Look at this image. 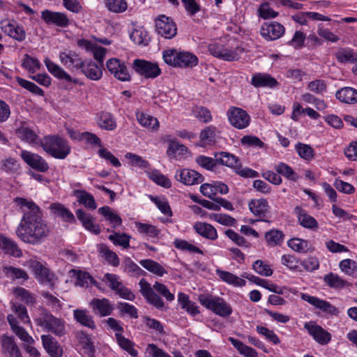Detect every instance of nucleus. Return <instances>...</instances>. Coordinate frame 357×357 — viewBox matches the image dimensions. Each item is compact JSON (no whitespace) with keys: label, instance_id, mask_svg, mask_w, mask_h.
<instances>
[{"label":"nucleus","instance_id":"obj_1","mask_svg":"<svg viewBox=\"0 0 357 357\" xmlns=\"http://www.w3.org/2000/svg\"><path fill=\"white\" fill-rule=\"evenodd\" d=\"M15 202L23 212L16 229L17 236L26 243L40 244L49 236L50 228L43 220L40 208L32 200L25 198L16 197Z\"/></svg>","mask_w":357,"mask_h":357},{"label":"nucleus","instance_id":"obj_2","mask_svg":"<svg viewBox=\"0 0 357 357\" xmlns=\"http://www.w3.org/2000/svg\"><path fill=\"white\" fill-rule=\"evenodd\" d=\"M164 61L174 68H192L198 63L196 55L189 52H178L176 49H169L162 52Z\"/></svg>","mask_w":357,"mask_h":357},{"label":"nucleus","instance_id":"obj_3","mask_svg":"<svg viewBox=\"0 0 357 357\" xmlns=\"http://www.w3.org/2000/svg\"><path fill=\"white\" fill-rule=\"evenodd\" d=\"M40 146L47 153L56 159H65L70 153L68 142L57 135L45 136L40 141Z\"/></svg>","mask_w":357,"mask_h":357},{"label":"nucleus","instance_id":"obj_4","mask_svg":"<svg viewBox=\"0 0 357 357\" xmlns=\"http://www.w3.org/2000/svg\"><path fill=\"white\" fill-rule=\"evenodd\" d=\"M217 158L218 165L226 166L232 169L235 173L243 178H256L259 173L249 167L242 168L241 162L238 157L225 151L215 152L213 153Z\"/></svg>","mask_w":357,"mask_h":357},{"label":"nucleus","instance_id":"obj_5","mask_svg":"<svg viewBox=\"0 0 357 357\" xmlns=\"http://www.w3.org/2000/svg\"><path fill=\"white\" fill-rule=\"evenodd\" d=\"M37 326L41 327L45 331L52 333L57 336L65 334V321L57 318L46 309H42L35 319Z\"/></svg>","mask_w":357,"mask_h":357},{"label":"nucleus","instance_id":"obj_6","mask_svg":"<svg viewBox=\"0 0 357 357\" xmlns=\"http://www.w3.org/2000/svg\"><path fill=\"white\" fill-rule=\"evenodd\" d=\"M199 303L208 310L222 317H227L232 313L231 307L223 298L201 295L199 296Z\"/></svg>","mask_w":357,"mask_h":357},{"label":"nucleus","instance_id":"obj_7","mask_svg":"<svg viewBox=\"0 0 357 357\" xmlns=\"http://www.w3.org/2000/svg\"><path fill=\"white\" fill-rule=\"evenodd\" d=\"M27 266L33 273L35 278L42 284L53 287L54 274L45 266L40 261L30 259L27 262Z\"/></svg>","mask_w":357,"mask_h":357},{"label":"nucleus","instance_id":"obj_8","mask_svg":"<svg viewBox=\"0 0 357 357\" xmlns=\"http://www.w3.org/2000/svg\"><path fill=\"white\" fill-rule=\"evenodd\" d=\"M155 31L158 35L166 39H172L177 33V26L174 20L165 15L155 19Z\"/></svg>","mask_w":357,"mask_h":357},{"label":"nucleus","instance_id":"obj_9","mask_svg":"<svg viewBox=\"0 0 357 357\" xmlns=\"http://www.w3.org/2000/svg\"><path fill=\"white\" fill-rule=\"evenodd\" d=\"M133 70L145 78H155L161 73L158 65L143 59H135L132 63Z\"/></svg>","mask_w":357,"mask_h":357},{"label":"nucleus","instance_id":"obj_10","mask_svg":"<svg viewBox=\"0 0 357 357\" xmlns=\"http://www.w3.org/2000/svg\"><path fill=\"white\" fill-rule=\"evenodd\" d=\"M304 328L307 330L313 340L320 345H326L331 341V334L314 321L305 323Z\"/></svg>","mask_w":357,"mask_h":357},{"label":"nucleus","instance_id":"obj_11","mask_svg":"<svg viewBox=\"0 0 357 357\" xmlns=\"http://www.w3.org/2000/svg\"><path fill=\"white\" fill-rule=\"evenodd\" d=\"M106 67L111 74H113L121 82L130 80L131 77L128 67L119 59H109L106 62Z\"/></svg>","mask_w":357,"mask_h":357},{"label":"nucleus","instance_id":"obj_12","mask_svg":"<svg viewBox=\"0 0 357 357\" xmlns=\"http://www.w3.org/2000/svg\"><path fill=\"white\" fill-rule=\"evenodd\" d=\"M140 287V293L146 300L147 303L153 305L157 309H162L164 307V303L162 298L154 292L153 287L144 279L142 278L139 282Z\"/></svg>","mask_w":357,"mask_h":357},{"label":"nucleus","instance_id":"obj_13","mask_svg":"<svg viewBox=\"0 0 357 357\" xmlns=\"http://www.w3.org/2000/svg\"><path fill=\"white\" fill-rule=\"evenodd\" d=\"M41 18L47 24H52L61 28H66L70 24V20L67 15L61 12L45 10L41 13Z\"/></svg>","mask_w":357,"mask_h":357},{"label":"nucleus","instance_id":"obj_14","mask_svg":"<svg viewBox=\"0 0 357 357\" xmlns=\"http://www.w3.org/2000/svg\"><path fill=\"white\" fill-rule=\"evenodd\" d=\"M174 177L178 181L186 185H197L204 181V177L201 174L190 169L177 170Z\"/></svg>","mask_w":357,"mask_h":357},{"label":"nucleus","instance_id":"obj_15","mask_svg":"<svg viewBox=\"0 0 357 357\" xmlns=\"http://www.w3.org/2000/svg\"><path fill=\"white\" fill-rule=\"evenodd\" d=\"M21 157L29 166L40 172H46L49 169L48 163L43 158L36 153L22 151Z\"/></svg>","mask_w":357,"mask_h":357},{"label":"nucleus","instance_id":"obj_16","mask_svg":"<svg viewBox=\"0 0 357 357\" xmlns=\"http://www.w3.org/2000/svg\"><path fill=\"white\" fill-rule=\"evenodd\" d=\"M227 114L230 123L238 129H243L249 125L250 116L241 108L231 107Z\"/></svg>","mask_w":357,"mask_h":357},{"label":"nucleus","instance_id":"obj_17","mask_svg":"<svg viewBox=\"0 0 357 357\" xmlns=\"http://www.w3.org/2000/svg\"><path fill=\"white\" fill-rule=\"evenodd\" d=\"M208 50L211 55L224 61H237L239 58L235 50L226 49L222 45L216 43L210 44Z\"/></svg>","mask_w":357,"mask_h":357},{"label":"nucleus","instance_id":"obj_18","mask_svg":"<svg viewBox=\"0 0 357 357\" xmlns=\"http://www.w3.org/2000/svg\"><path fill=\"white\" fill-rule=\"evenodd\" d=\"M284 32V27L277 22L264 23L260 29L261 36L266 40H274L280 38Z\"/></svg>","mask_w":357,"mask_h":357},{"label":"nucleus","instance_id":"obj_19","mask_svg":"<svg viewBox=\"0 0 357 357\" xmlns=\"http://www.w3.org/2000/svg\"><path fill=\"white\" fill-rule=\"evenodd\" d=\"M44 63L48 71L56 78L66 80V82H73L75 84H82V82H79L78 79H73L71 76L67 73L61 67L54 63L49 58L47 57L44 60Z\"/></svg>","mask_w":357,"mask_h":357},{"label":"nucleus","instance_id":"obj_20","mask_svg":"<svg viewBox=\"0 0 357 357\" xmlns=\"http://www.w3.org/2000/svg\"><path fill=\"white\" fill-rule=\"evenodd\" d=\"M250 84L255 88L273 89L279 85L278 82L273 77L264 73H257L252 75Z\"/></svg>","mask_w":357,"mask_h":357},{"label":"nucleus","instance_id":"obj_21","mask_svg":"<svg viewBox=\"0 0 357 357\" xmlns=\"http://www.w3.org/2000/svg\"><path fill=\"white\" fill-rule=\"evenodd\" d=\"M102 67L92 60H85L79 70L88 79L97 81L102 76Z\"/></svg>","mask_w":357,"mask_h":357},{"label":"nucleus","instance_id":"obj_22","mask_svg":"<svg viewBox=\"0 0 357 357\" xmlns=\"http://www.w3.org/2000/svg\"><path fill=\"white\" fill-rule=\"evenodd\" d=\"M93 312L100 317H107L112 314L113 305L107 298H93L89 303Z\"/></svg>","mask_w":357,"mask_h":357},{"label":"nucleus","instance_id":"obj_23","mask_svg":"<svg viewBox=\"0 0 357 357\" xmlns=\"http://www.w3.org/2000/svg\"><path fill=\"white\" fill-rule=\"evenodd\" d=\"M302 298L305 301L309 303L310 304L314 305L315 307L322 310L324 312H327L333 315H337L339 313L338 309L326 301H324L319 299L317 297L307 294H303Z\"/></svg>","mask_w":357,"mask_h":357},{"label":"nucleus","instance_id":"obj_24","mask_svg":"<svg viewBox=\"0 0 357 357\" xmlns=\"http://www.w3.org/2000/svg\"><path fill=\"white\" fill-rule=\"evenodd\" d=\"M294 213L297 216L298 222L303 227L311 230L318 229L319 225L317 221L312 216L309 215L302 207L296 206L294 208Z\"/></svg>","mask_w":357,"mask_h":357},{"label":"nucleus","instance_id":"obj_25","mask_svg":"<svg viewBox=\"0 0 357 357\" xmlns=\"http://www.w3.org/2000/svg\"><path fill=\"white\" fill-rule=\"evenodd\" d=\"M43 346L51 357H61L63 349L57 341L50 335L41 336Z\"/></svg>","mask_w":357,"mask_h":357},{"label":"nucleus","instance_id":"obj_26","mask_svg":"<svg viewBox=\"0 0 357 357\" xmlns=\"http://www.w3.org/2000/svg\"><path fill=\"white\" fill-rule=\"evenodd\" d=\"M2 30L10 37L17 41H23L26 38V32L22 26L15 20L8 22L1 26Z\"/></svg>","mask_w":357,"mask_h":357},{"label":"nucleus","instance_id":"obj_27","mask_svg":"<svg viewBox=\"0 0 357 357\" xmlns=\"http://www.w3.org/2000/svg\"><path fill=\"white\" fill-rule=\"evenodd\" d=\"M193 229L202 237L215 241L218 238V232L216 229L209 223L203 222H197L193 225Z\"/></svg>","mask_w":357,"mask_h":357},{"label":"nucleus","instance_id":"obj_28","mask_svg":"<svg viewBox=\"0 0 357 357\" xmlns=\"http://www.w3.org/2000/svg\"><path fill=\"white\" fill-rule=\"evenodd\" d=\"M59 59L62 64L71 70H79L84 61L75 52H61Z\"/></svg>","mask_w":357,"mask_h":357},{"label":"nucleus","instance_id":"obj_29","mask_svg":"<svg viewBox=\"0 0 357 357\" xmlns=\"http://www.w3.org/2000/svg\"><path fill=\"white\" fill-rule=\"evenodd\" d=\"M0 249L5 254L15 257H20L22 255V250L18 248L17 243L2 234H0Z\"/></svg>","mask_w":357,"mask_h":357},{"label":"nucleus","instance_id":"obj_30","mask_svg":"<svg viewBox=\"0 0 357 357\" xmlns=\"http://www.w3.org/2000/svg\"><path fill=\"white\" fill-rule=\"evenodd\" d=\"M250 212L259 218H264L269 209L268 202L266 199H252L248 203Z\"/></svg>","mask_w":357,"mask_h":357},{"label":"nucleus","instance_id":"obj_31","mask_svg":"<svg viewBox=\"0 0 357 357\" xmlns=\"http://www.w3.org/2000/svg\"><path fill=\"white\" fill-rule=\"evenodd\" d=\"M77 218L80 220L83 227L95 234L100 233V228L98 225L93 222V218L82 209H77L75 212Z\"/></svg>","mask_w":357,"mask_h":357},{"label":"nucleus","instance_id":"obj_32","mask_svg":"<svg viewBox=\"0 0 357 357\" xmlns=\"http://www.w3.org/2000/svg\"><path fill=\"white\" fill-rule=\"evenodd\" d=\"M73 317L77 323L89 328L95 329L96 327L93 317L86 310H74Z\"/></svg>","mask_w":357,"mask_h":357},{"label":"nucleus","instance_id":"obj_33","mask_svg":"<svg viewBox=\"0 0 357 357\" xmlns=\"http://www.w3.org/2000/svg\"><path fill=\"white\" fill-rule=\"evenodd\" d=\"M340 101L347 104L357 103V90L351 87H344L335 93Z\"/></svg>","mask_w":357,"mask_h":357},{"label":"nucleus","instance_id":"obj_34","mask_svg":"<svg viewBox=\"0 0 357 357\" xmlns=\"http://www.w3.org/2000/svg\"><path fill=\"white\" fill-rule=\"evenodd\" d=\"M1 345L4 352L8 353L10 357H22L20 349L13 337L3 335Z\"/></svg>","mask_w":357,"mask_h":357},{"label":"nucleus","instance_id":"obj_35","mask_svg":"<svg viewBox=\"0 0 357 357\" xmlns=\"http://www.w3.org/2000/svg\"><path fill=\"white\" fill-rule=\"evenodd\" d=\"M51 212L64 221L72 222L75 221L74 215L63 204L60 203H53L50 206Z\"/></svg>","mask_w":357,"mask_h":357},{"label":"nucleus","instance_id":"obj_36","mask_svg":"<svg viewBox=\"0 0 357 357\" xmlns=\"http://www.w3.org/2000/svg\"><path fill=\"white\" fill-rule=\"evenodd\" d=\"M217 275L225 282L233 285L234 287H243L245 285L246 282L242 278H238L234 274L220 269L216 270Z\"/></svg>","mask_w":357,"mask_h":357},{"label":"nucleus","instance_id":"obj_37","mask_svg":"<svg viewBox=\"0 0 357 357\" xmlns=\"http://www.w3.org/2000/svg\"><path fill=\"white\" fill-rule=\"evenodd\" d=\"M115 337L118 345L121 349L128 352L132 357L138 356V351L135 348V344L132 341L119 333H116Z\"/></svg>","mask_w":357,"mask_h":357},{"label":"nucleus","instance_id":"obj_38","mask_svg":"<svg viewBox=\"0 0 357 357\" xmlns=\"http://www.w3.org/2000/svg\"><path fill=\"white\" fill-rule=\"evenodd\" d=\"M98 213L102 215L107 221L112 225L115 229L116 227L121 225L122 219L109 206H104L98 208Z\"/></svg>","mask_w":357,"mask_h":357},{"label":"nucleus","instance_id":"obj_39","mask_svg":"<svg viewBox=\"0 0 357 357\" xmlns=\"http://www.w3.org/2000/svg\"><path fill=\"white\" fill-rule=\"evenodd\" d=\"M98 126L106 130H114L116 128V122L114 116L107 112H102L99 114Z\"/></svg>","mask_w":357,"mask_h":357},{"label":"nucleus","instance_id":"obj_40","mask_svg":"<svg viewBox=\"0 0 357 357\" xmlns=\"http://www.w3.org/2000/svg\"><path fill=\"white\" fill-rule=\"evenodd\" d=\"M139 264L149 272L160 277L167 273V271L163 266L152 259H142L139 261Z\"/></svg>","mask_w":357,"mask_h":357},{"label":"nucleus","instance_id":"obj_41","mask_svg":"<svg viewBox=\"0 0 357 357\" xmlns=\"http://www.w3.org/2000/svg\"><path fill=\"white\" fill-rule=\"evenodd\" d=\"M242 277L248 278L249 280L253 282L255 284L261 286L269 290L270 291H272L278 294H283V291L281 289V287H278L275 284H270L267 280L261 279L257 276L251 275L250 277H249L248 275H245V274H244L242 275Z\"/></svg>","mask_w":357,"mask_h":357},{"label":"nucleus","instance_id":"obj_42","mask_svg":"<svg viewBox=\"0 0 357 357\" xmlns=\"http://www.w3.org/2000/svg\"><path fill=\"white\" fill-rule=\"evenodd\" d=\"M229 341L238 351V352L245 357H258L255 349L247 346L243 342L234 337H229Z\"/></svg>","mask_w":357,"mask_h":357},{"label":"nucleus","instance_id":"obj_43","mask_svg":"<svg viewBox=\"0 0 357 357\" xmlns=\"http://www.w3.org/2000/svg\"><path fill=\"white\" fill-rule=\"evenodd\" d=\"M274 169L280 176L282 175L289 181L296 182L298 179V174L290 166L284 162H279L275 165Z\"/></svg>","mask_w":357,"mask_h":357},{"label":"nucleus","instance_id":"obj_44","mask_svg":"<svg viewBox=\"0 0 357 357\" xmlns=\"http://www.w3.org/2000/svg\"><path fill=\"white\" fill-rule=\"evenodd\" d=\"M77 197V201L83 204L85 207L94 210L97 208V205L94 197L85 190H77L74 192Z\"/></svg>","mask_w":357,"mask_h":357},{"label":"nucleus","instance_id":"obj_45","mask_svg":"<svg viewBox=\"0 0 357 357\" xmlns=\"http://www.w3.org/2000/svg\"><path fill=\"white\" fill-rule=\"evenodd\" d=\"M98 252L103 257L107 263L114 267L119 265V259L117 255L111 250L105 244H100L98 246Z\"/></svg>","mask_w":357,"mask_h":357},{"label":"nucleus","instance_id":"obj_46","mask_svg":"<svg viewBox=\"0 0 357 357\" xmlns=\"http://www.w3.org/2000/svg\"><path fill=\"white\" fill-rule=\"evenodd\" d=\"M335 55L337 61L341 63L357 62V54L349 48L340 49Z\"/></svg>","mask_w":357,"mask_h":357},{"label":"nucleus","instance_id":"obj_47","mask_svg":"<svg viewBox=\"0 0 357 357\" xmlns=\"http://www.w3.org/2000/svg\"><path fill=\"white\" fill-rule=\"evenodd\" d=\"M16 133L17 136L22 140L29 144H37L38 141V136L34 130L26 126H21L17 129Z\"/></svg>","mask_w":357,"mask_h":357},{"label":"nucleus","instance_id":"obj_48","mask_svg":"<svg viewBox=\"0 0 357 357\" xmlns=\"http://www.w3.org/2000/svg\"><path fill=\"white\" fill-rule=\"evenodd\" d=\"M137 120L139 123L148 129H157L159 127L158 119L142 112H136Z\"/></svg>","mask_w":357,"mask_h":357},{"label":"nucleus","instance_id":"obj_49","mask_svg":"<svg viewBox=\"0 0 357 357\" xmlns=\"http://www.w3.org/2000/svg\"><path fill=\"white\" fill-rule=\"evenodd\" d=\"M324 282L331 288L342 289L347 282L337 274L330 273L324 277Z\"/></svg>","mask_w":357,"mask_h":357},{"label":"nucleus","instance_id":"obj_50","mask_svg":"<svg viewBox=\"0 0 357 357\" xmlns=\"http://www.w3.org/2000/svg\"><path fill=\"white\" fill-rule=\"evenodd\" d=\"M288 246L293 250L301 253L311 250V246L307 241L298 238L290 239L288 241Z\"/></svg>","mask_w":357,"mask_h":357},{"label":"nucleus","instance_id":"obj_51","mask_svg":"<svg viewBox=\"0 0 357 357\" xmlns=\"http://www.w3.org/2000/svg\"><path fill=\"white\" fill-rule=\"evenodd\" d=\"M3 271L7 278L12 280L22 279L23 280H27L29 278V275L25 271L12 266L3 267Z\"/></svg>","mask_w":357,"mask_h":357},{"label":"nucleus","instance_id":"obj_52","mask_svg":"<svg viewBox=\"0 0 357 357\" xmlns=\"http://www.w3.org/2000/svg\"><path fill=\"white\" fill-rule=\"evenodd\" d=\"M131 236L126 233L114 232L108 236V239L112 241L115 245L122 247L123 249H127L130 247V239Z\"/></svg>","mask_w":357,"mask_h":357},{"label":"nucleus","instance_id":"obj_53","mask_svg":"<svg viewBox=\"0 0 357 357\" xmlns=\"http://www.w3.org/2000/svg\"><path fill=\"white\" fill-rule=\"evenodd\" d=\"M147 174L150 179L162 187L169 188L172 185L171 181L157 169L151 170Z\"/></svg>","mask_w":357,"mask_h":357},{"label":"nucleus","instance_id":"obj_54","mask_svg":"<svg viewBox=\"0 0 357 357\" xmlns=\"http://www.w3.org/2000/svg\"><path fill=\"white\" fill-rule=\"evenodd\" d=\"M71 272L76 278L75 285L82 287H87L91 284L93 278L89 273L77 270H72Z\"/></svg>","mask_w":357,"mask_h":357},{"label":"nucleus","instance_id":"obj_55","mask_svg":"<svg viewBox=\"0 0 357 357\" xmlns=\"http://www.w3.org/2000/svg\"><path fill=\"white\" fill-rule=\"evenodd\" d=\"M174 246L182 251H188L189 252H195L203 255V251L198 247L188 243L187 241L176 238L173 242Z\"/></svg>","mask_w":357,"mask_h":357},{"label":"nucleus","instance_id":"obj_56","mask_svg":"<svg viewBox=\"0 0 357 357\" xmlns=\"http://www.w3.org/2000/svg\"><path fill=\"white\" fill-rule=\"evenodd\" d=\"M339 268L346 275L354 276L357 273V263L351 259L342 260L339 264Z\"/></svg>","mask_w":357,"mask_h":357},{"label":"nucleus","instance_id":"obj_57","mask_svg":"<svg viewBox=\"0 0 357 357\" xmlns=\"http://www.w3.org/2000/svg\"><path fill=\"white\" fill-rule=\"evenodd\" d=\"M196 162L202 167L208 171H214L218 165L217 158L205 155H199L196 158Z\"/></svg>","mask_w":357,"mask_h":357},{"label":"nucleus","instance_id":"obj_58","mask_svg":"<svg viewBox=\"0 0 357 357\" xmlns=\"http://www.w3.org/2000/svg\"><path fill=\"white\" fill-rule=\"evenodd\" d=\"M106 7L111 12L120 13L127 9V3L125 0H105Z\"/></svg>","mask_w":357,"mask_h":357},{"label":"nucleus","instance_id":"obj_59","mask_svg":"<svg viewBox=\"0 0 357 357\" xmlns=\"http://www.w3.org/2000/svg\"><path fill=\"white\" fill-rule=\"evenodd\" d=\"M135 227L140 234H146L149 237H156L160 233L159 229L150 224L136 222Z\"/></svg>","mask_w":357,"mask_h":357},{"label":"nucleus","instance_id":"obj_60","mask_svg":"<svg viewBox=\"0 0 357 357\" xmlns=\"http://www.w3.org/2000/svg\"><path fill=\"white\" fill-rule=\"evenodd\" d=\"M149 198L157 206L162 213L169 217L172 216V211L168 202L165 199H161L153 195H150Z\"/></svg>","mask_w":357,"mask_h":357},{"label":"nucleus","instance_id":"obj_61","mask_svg":"<svg viewBox=\"0 0 357 357\" xmlns=\"http://www.w3.org/2000/svg\"><path fill=\"white\" fill-rule=\"evenodd\" d=\"M121 315H128L132 319H137L138 317L137 309L132 305L128 303L119 302L117 305Z\"/></svg>","mask_w":357,"mask_h":357},{"label":"nucleus","instance_id":"obj_62","mask_svg":"<svg viewBox=\"0 0 357 357\" xmlns=\"http://www.w3.org/2000/svg\"><path fill=\"white\" fill-rule=\"evenodd\" d=\"M265 238L269 245H280L284 238L283 233L278 229H272L265 234Z\"/></svg>","mask_w":357,"mask_h":357},{"label":"nucleus","instance_id":"obj_63","mask_svg":"<svg viewBox=\"0 0 357 357\" xmlns=\"http://www.w3.org/2000/svg\"><path fill=\"white\" fill-rule=\"evenodd\" d=\"M188 148L183 145L178 144L177 142H171L167 151V153L169 156L176 158L177 155H182L187 153Z\"/></svg>","mask_w":357,"mask_h":357},{"label":"nucleus","instance_id":"obj_64","mask_svg":"<svg viewBox=\"0 0 357 357\" xmlns=\"http://www.w3.org/2000/svg\"><path fill=\"white\" fill-rule=\"evenodd\" d=\"M296 150L299 156L304 160L309 161L314 158V150L307 144L298 143L296 145Z\"/></svg>","mask_w":357,"mask_h":357}]
</instances>
